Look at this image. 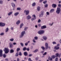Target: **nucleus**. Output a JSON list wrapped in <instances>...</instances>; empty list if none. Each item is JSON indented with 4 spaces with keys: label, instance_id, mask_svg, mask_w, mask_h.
<instances>
[{
    "label": "nucleus",
    "instance_id": "1",
    "mask_svg": "<svg viewBox=\"0 0 61 61\" xmlns=\"http://www.w3.org/2000/svg\"><path fill=\"white\" fill-rule=\"evenodd\" d=\"M45 33V31L43 30H40L38 32V33L39 35H43Z\"/></svg>",
    "mask_w": 61,
    "mask_h": 61
},
{
    "label": "nucleus",
    "instance_id": "2",
    "mask_svg": "<svg viewBox=\"0 0 61 61\" xmlns=\"http://www.w3.org/2000/svg\"><path fill=\"white\" fill-rule=\"evenodd\" d=\"M4 51H5V54H7L9 52V50L7 48H5V50H4Z\"/></svg>",
    "mask_w": 61,
    "mask_h": 61
},
{
    "label": "nucleus",
    "instance_id": "3",
    "mask_svg": "<svg viewBox=\"0 0 61 61\" xmlns=\"http://www.w3.org/2000/svg\"><path fill=\"white\" fill-rule=\"evenodd\" d=\"M25 34V31H23L22 32L21 34V35L20 36V38H22L24 36Z\"/></svg>",
    "mask_w": 61,
    "mask_h": 61
},
{
    "label": "nucleus",
    "instance_id": "4",
    "mask_svg": "<svg viewBox=\"0 0 61 61\" xmlns=\"http://www.w3.org/2000/svg\"><path fill=\"white\" fill-rule=\"evenodd\" d=\"M24 13L26 15H28L29 13V11L28 10H24Z\"/></svg>",
    "mask_w": 61,
    "mask_h": 61
},
{
    "label": "nucleus",
    "instance_id": "5",
    "mask_svg": "<svg viewBox=\"0 0 61 61\" xmlns=\"http://www.w3.org/2000/svg\"><path fill=\"white\" fill-rule=\"evenodd\" d=\"M60 9L59 8H57L56 11V13L58 14H59L60 13Z\"/></svg>",
    "mask_w": 61,
    "mask_h": 61
},
{
    "label": "nucleus",
    "instance_id": "6",
    "mask_svg": "<svg viewBox=\"0 0 61 61\" xmlns=\"http://www.w3.org/2000/svg\"><path fill=\"white\" fill-rule=\"evenodd\" d=\"M5 24L3 23L0 22V26H5Z\"/></svg>",
    "mask_w": 61,
    "mask_h": 61
},
{
    "label": "nucleus",
    "instance_id": "7",
    "mask_svg": "<svg viewBox=\"0 0 61 61\" xmlns=\"http://www.w3.org/2000/svg\"><path fill=\"white\" fill-rule=\"evenodd\" d=\"M45 46L46 49H47L48 48V43H46L45 44Z\"/></svg>",
    "mask_w": 61,
    "mask_h": 61
},
{
    "label": "nucleus",
    "instance_id": "8",
    "mask_svg": "<svg viewBox=\"0 0 61 61\" xmlns=\"http://www.w3.org/2000/svg\"><path fill=\"white\" fill-rule=\"evenodd\" d=\"M26 18L28 20H29L31 18V16L29 15H28V16H27Z\"/></svg>",
    "mask_w": 61,
    "mask_h": 61
},
{
    "label": "nucleus",
    "instance_id": "9",
    "mask_svg": "<svg viewBox=\"0 0 61 61\" xmlns=\"http://www.w3.org/2000/svg\"><path fill=\"white\" fill-rule=\"evenodd\" d=\"M3 51L2 50H0V56L1 57V56H2L3 55L2 53Z\"/></svg>",
    "mask_w": 61,
    "mask_h": 61
},
{
    "label": "nucleus",
    "instance_id": "10",
    "mask_svg": "<svg viewBox=\"0 0 61 61\" xmlns=\"http://www.w3.org/2000/svg\"><path fill=\"white\" fill-rule=\"evenodd\" d=\"M43 15H44V11H42L41 12V13L40 15H39L40 17H43Z\"/></svg>",
    "mask_w": 61,
    "mask_h": 61
},
{
    "label": "nucleus",
    "instance_id": "11",
    "mask_svg": "<svg viewBox=\"0 0 61 61\" xmlns=\"http://www.w3.org/2000/svg\"><path fill=\"white\" fill-rule=\"evenodd\" d=\"M46 28V26H43L41 27V29H43Z\"/></svg>",
    "mask_w": 61,
    "mask_h": 61
},
{
    "label": "nucleus",
    "instance_id": "12",
    "mask_svg": "<svg viewBox=\"0 0 61 61\" xmlns=\"http://www.w3.org/2000/svg\"><path fill=\"white\" fill-rule=\"evenodd\" d=\"M52 6L53 8H55L56 7V5L55 4H53L52 5Z\"/></svg>",
    "mask_w": 61,
    "mask_h": 61
},
{
    "label": "nucleus",
    "instance_id": "13",
    "mask_svg": "<svg viewBox=\"0 0 61 61\" xmlns=\"http://www.w3.org/2000/svg\"><path fill=\"white\" fill-rule=\"evenodd\" d=\"M56 57H57V56H58L59 57H60V56H61V54L60 55H59V54H58V53H57L56 54Z\"/></svg>",
    "mask_w": 61,
    "mask_h": 61
},
{
    "label": "nucleus",
    "instance_id": "14",
    "mask_svg": "<svg viewBox=\"0 0 61 61\" xmlns=\"http://www.w3.org/2000/svg\"><path fill=\"white\" fill-rule=\"evenodd\" d=\"M41 9V8L40 7L38 6L37 7V10L38 11H40V10Z\"/></svg>",
    "mask_w": 61,
    "mask_h": 61
},
{
    "label": "nucleus",
    "instance_id": "15",
    "mask_svg": "<svg viewBox=\"0 0 61 61\" xmlns=\"http://www.w3.org/2000/svg\"><path fill=\"white\" fill-rule=\"evenodd\" d=\"M11 5L14 8H15V4H14L13 3H11Z\"/></svg>",
    "mask_w": 61,
    "mask_h": 61
},
{
    "label": "nucleus",
    "instance_id": "16",
    "mask_svg": "<svg viewBox=\"0 0 61 61\" xmlns=\"http://www.w3.org/2000/svg\"><path fill=\"white\" fill-rule=\"evenodd\" d=\"M54 9H51L50 10V12L51 13H52L53 12H54Z\"/></svg>",
    "mask_w": 61,
    "mask_h": 61
},
{
    "label": "nucleus",
    "instance_id": "17",
    "mask_svg": "<svg viewBox=\"0 0 61 61\" xmlns=\"http://www.w3.org/2000/svg\"><path fill=\"white\" fill-rule=\"evenodd\" d=\"M12 13H13V12H12V11L9 12L8 14V15H12Z\"/></svg>",
    "mask_w": 61,
    "mask_h": 61
},
{
    "label": "nucleus",
    "instance_id": "18",
    "mask_svg": "<svg viewBox=\"0 0 61 61\" xmlns=\"http://www.w3.org/2000/svg\"><path fill=\"white\" fill-rule=\"evenodd\" d=\"M19 14V12H17L15 13L14 14V15L15 16H17V15Z\"/></svg>",
    "mask_w": 61,
    "mask_h": 61
},
{
    "label": "nucleus",
    "instance_id": "19",
    "mask_svg": "<svg viewBox=\"0 0 61 61\" xmlns=\"http://www.w3.org/2000/svg\"><path fill=\"white\" fill-rule=\"evenodd\" d=\"M20 20H18L16 22V24L17 25H19V24H20Z\"/></svg>",
    "mask_w": 61,
    "mask_h": 61
},
{
    "label": "nucleus",
    "instance_id": "20",
    "mask_svg": "<svg viewBox=\"0 0 61 61\" xmlns=\"http://www.w3.org/2000/svg\"><path fill=\"white\" fill-rule=\"evenodd\" d=\"M9 45H10V47H12L13 46V44L11 43H9Z\"/></svg>",
    "mask_w": 61,
    "mask_h": 61
},
{
    "label": "nucleus",
    "instance_id": "21",
    "mask_svg": "<svg viewBox=\"0 0 61 61\" xmlns=\"http://www.w3.org/2000/svg\"><path fill=\"white\" fill-rule=\"evenodd\" d=\"M24 55L25 56H27V53L26 52H25L24 53Z\"/></svg>",
    "mask_w": 61,
    "mask_h": 61
},
{
    "label": "nucleus",
    "instance_id": "22",
    "mask_svg": "<svg viewBox=\"0 0 61 61\" xmlns=\"http://www.w3.org/2000/svg\"><path fill=\"white\" fill-rule=\"evenodd\" d=\"M54 48H55L56 50H57L58 49H59V47H55Z\"/></svg>",
    "mask_w": 61,
    "mask_h": 61
},
{
    "label": "nucleus",
    "instance_id": "23",
    "mask_svg": "<svg viewBox=\"0 0 61 61\" xmlns=\"http://www.w3.org/2000/svg\"><path fill=\"white\" fill-rule=\"evenodd\" d=\"M14 51L13 50L11 49L10 50V52L11 53H14Z\"/></svg>",
    "mask_w": 61,
    "mask_h": 61
},
{
    "label": "nucleus",
    "instance_id": "24",
    "mask_svg": "<svg viewBox=\"0 0 61 61\" xmlns=\"http://www.w3.org/2000/svg\"><path fill=\"white\" fill-rule=\"evenodd\" d=\"M23 25H24V24L23 23L21 24L20 26V28H22V27L23 26Z\"/></svg>",
    "mask_w": 61,
    "mask_h": 61
},
{
    "label": "nucleus",
    "instance_id": "25",
    "mask_svg": "<svg viewBox=\"0 0 61 61\" xmlns=\"http://www.w3.org/2000/svg\"><path fill=\"white\" fill-rule=\"evenodd\" d=\"M43 38L45 40H46V36H43Z\"/></svg>",
    "mask_w": 61,
    "mask_h": 61
},
{
    "label": "nucleus",
    "instance_id": "26",
    "mask_svg": "<svg viewBox=\"0 0 61 61\" xmlns=\"http://www.w3.org/2000/svg\"><path fill=\"white\" fill-rule=\"evenodd\" d=\"M9 29L8 28H7L5 30V32H8V30H9Z\"/></svg>",
    "mask_w": 61,
    "mask_h": 61
},
{
    "label": "nucleus",
    "instance_id": "27",
    "mask_svg": "<svg viewBox=\"0 0 61 61\" xmlns=\"http://www.w3.org/2000/svg\"><path fill=\"white\" fill-rule=\"evenodd\" d=\"M36 5V3L35 2H34L32 4V6H35V5Z\"/></svg>",
    "mask_w": 61,
    "mask_h": 61
},
{
    "label": "nucleus",
    "instance_id": "28",
    "mask_svg": "<svg viewBox=\"0 0 61 61\" xmlns=\"http://www.w3.org/2000/svg\"><path fill=\"white\" fill-rule=\"evenodd\" d=\"M36 19V18H32L31 20L32 21H34V20H35V19Z\"/></svg>",
    "mask_w": 61,
    "mask_h": 61
},
{
    "label": "nucleus",
    "instance_id": "29",
    "mask_svg": "<svg viewBox=\"0 0 61 61\" xmlns=\"http://www.w3.org/2000/svg\"><path fill=\"white\" fill-rule=\"evenodd\" d=\"M34 38L35 40H37V39H38V37H34Z\"/></svg>",
    "mask_w": 61,
    "mask_h": 61
},
{
    "label": "nucleus",
    "instance_id": "30",
    "mask_svg": "<svg viewBox=\"0 0 61 61\" xmlns=\"http://www.w3.org/2000/svg\"><path fill=\"white\" fill-rule=\"evenodd\" d=\"M17 10H21V8H17Z\"/></svg>",
    "mask_w": 61,
    "mask_h": 61
},
{
    "label": "nucleus",
    "instance_id": "31",
    "mask_svg": "<svg viewBox=\"0 0 61 61\" xmlns=\"http://www.w3.org/2000/svg\"><path fill=\"white\" fill-rule=\"evenodd\" d=\"M18 56V52H17L15 56Z\"/></svg>",
    "mask_w": 61,
    "mask_h": 61
},
{
    "label": "nucleus",
    "instance_id": "32",
    "mask_svg": "<svg viewBox=\"0 0 61 61\" xmlns=\"http://www.w3.org/2000/svg\"><path fill=\"white\" fill-rule=\"evenodd\" d=\"M38 51V50L36 49L35 50V51H34V53H36V52H37Z\"/></svg>",
    "mask_w": 61,
    "mask_h": 61
},
{
    "label": "nucleus",
    "instance_id": "33",
    "mask_svg": "<svg viewBox=\"0 0 61 61\" xmlns=\"http://www.w3.org/2000/svg\"><path fill=\"white\" fill-rule=\"evenodd\" d=\"M23 51H25V50H26V48L25 47L24 48H23Z\"/></svg>",
    "mask_w": 61,
    "mask_h": 61
},
{
    "label": "nucleus",
    "instance_id": "34",
    "mask_svg": "<svg viewBox=\"0 0 61 61\" xmlns=\"http://www.w3.org/2000/svg\"><path fill=\"white\" fill-rule=\"evenodd\" d=\"M55 57H56V56H55V55H53L52 56V58L53 59H54V58H55Z\"/></svg>",
    "mask_w": 61,
    "mask_h": 61
},
{
    "label": "nucleus",
    "instance_id": "35",
    "mask_svg": "<svg viewBox=\"0 0 61 61\" xmlns=\"http://www.w3.org/2000/svg\"><path fill=\"white\" fill-rule=\"evenodd\" d=\"M41 20L40 19H39L38 20V23H40V22H41Z\"/></svg>",
    "mask_w": 61,
    "mask_h": 61
},
{
    "label": "nucleus",
    "instance_id": "36",
    "mask_svg": "<svg viewBox=\"0 0 61 61\" xmlns=\"http://www.w3.org/2000/svg\"><path fill=\"white\" fill-rule=\"evenodd\" d=\"M41 48L43 50H44V49H45V48L44 47V46H42L41 47Z\"/></svg>",
    "mask_w": 61,
    "mask_h": 61
},
{
    "label": "nucleus",
    "instance_id": "37",
    "mask_svg": "<svg viewBox=\"0 0 61 61\" xmlns=\"http://www.w3.org/2000/svg\"><path fill=\"white\" fill-rule=\"evenodd\" d=\"M19 56H22V53H21V52H20L19 54Z\"/></svg>",
    "mask_w": 61,
    "mask_h": 61
},
{
    "label": "nucleus",
    "instance_id": "38",
    "mask_svg": "<svg viewBox=\"0 0 61 61\" xmlns=\"http://www.w3.org/2000/svg\"><path fill=\"white\" fill-rule=\"evenodd\" d=\"M20 44L22 46H24V44H22V43H20Z\"/></svg>",
    "mask_w": 61,
    "mask_h": 61
},
{
    "label": "nucleus",
    "instance_id": "39",
    "mask_svg": "<svg viewBox=\"0 0 61 61\" xmlns=\"http://www.w3.org/2000/svg\"><path fill=\"white\" fill-rule=\"evenodd\" d=\"M47 54V53L46 52H45V53L43 54V56H45V55H46V54Z\"/></svg>",
    "mask_w": 61,
    "mask_h": 61
},
{
    "label": "nucleus",
    "instance_id": "40",
    "mask_svg": "<svg viewBox=\"0 0 61 61\" xmlns=\"http://www.w3.org/2000/svg\"><path fill=\"white\" fill-rule=\"evenodd\" d=\"M10 41H14V39H10Z\"/></svg>",
    "mask_w": 61,
    "mask_h": 61
},
{
    "label": "nucleus",
    "instance_id": "41",
    "mask_svg": "<svg viewBox=\"0 0 61 61\" xmlns=\"http://www.w3.org/2000/svg\"><path fill=\"white\" fill-rule=\"evenodd\" d=\"M26 50L28 51H29L30 49H29V48H28L27 49L26 48Z\"/></svg>",
    "mask_w": 61,
    "mask_h": 61
},
{
    "label": "nucleus",
    "instance_id": "42",
    "mask_svg": "<svg viewBox=\"0 0 61 61\" xmlns=\"http://www.w3.org/2000/svg\"><path fill=\"white\" fill-rule=\"evenodd\" d=\"M48 6V5L47 4H46L45 5V7H47Z\"/></svg>",
    "mask_w": 61,
    "mask_h": 61
},
{
    "label": "nucleus",
    "instance_id": "43",
    "mask_svg": "<svg viewBox=\"0 0 61 61\" xmlns=\"http://www.w3.org/2000/svg\"><path fill=\"white\" fill-rule=\"evenodd\" d=\"M52 43L54 44H56V42L55 41L53 42H52Z\"/></svg>",
    "mask_w": 61,
    "mask_h": 61
},
{
    "label": "nucleus",
    "instance_id": "44",
    "mask_svg": "<svg viewBox=\"0 0 61 61\" xmlns=\"http://www.w3.org/2000/svg\"><path fill=\"white\" fill-rule=\"evenodd\" d=\"M3 56L4 57V58H5V57H6V55L5 54H4L3 55Z\"/></svg>",
    "mask_w": 61,
    "mask_h": 61
},
{
    "label": "nucleus",
    "instance_id": "45",
    "mask_svg": "<svg viewBox=\"0 0 61 61\" xmlns=\"http://www.w3.org/2000/svg\"><path fill=\"white\" fill-rule=\"evenodd\" d=\"M55 61H58V58H56V59H55Z\"/></svg>",
    "mask_w": 61,
    "mask_h": 61
},
{
    "label": "nucleus",
    "instance_id": "46",
    "mask_svg": "<svg viewBox=\"0 0 61 61\" xmlns=\"http://www.w3.org/2000/svg\"><path fill=\"white\" fill-rule=\"evenodd\" d=\"M33 41L34 43H36V41H35V39H33Z\"/></svg>",
    "mask_w": 61,
    "mask_h": 61
},
{
    "label": "nucleus",
    "instance_id": "47",
    "mask_svg": "<svg viewBox=\"0 0 61 61\" xmlns=\"http://www.w3.org/2000/svg\"><path fill=\"white\" fill-rule=\"evenodd\" d=\"M53 24L54 23L52 22V24H51V23L50 24V25H51V26H52V25H53Z\"/></svg>",
    "mask_w": 61,
    "mask_h": 61
},
{
    "label": "nucleus",
    "instance_id": "48",
    "mask_svg": "<svg viewBox=\"0 0 61 61\" xmlns=\"http://www.w3.org/2000/svg\"><path fill=\"white\" fill-rule=\"evenodd\" d=\"M27 29V27H25V28L24 30H26Z\"/></svg>",
    "mask_w": 61,
    "mask_h": 61
},
{
    "label": "nucleus",
    "instance_id": "49",
    "mask_svg": "<svg viewBox=\"0 0 61 61\" xmlns=\"http://www.w3.org/2000/svg\"><path fill=\"white\" fill-rule=\"evenodd\" d=\"M0 3L1 4H2V3H3V1L2 0H0Z\"/></svg>",
    "mask_w": 61,
    "mask_h": 61
},
{
    "label": "nucleus",
    "instance_id": "50",
    "mask_svg": "<svg viewBox=\"0 0 61 61\" xmlns=\"http://www.w3.org/2000/svg\"><path fill=\"white\" fill-rule=\"evenodd\" d=\"M46 14L47 15H49V13L48 12H47Z\"/></svg>",
    "mask_w": 61,
    "mask_h": 61
},
{
    "label": "nucleus",
    "instance_id": "51",
    "mask_svg": "<svg viewBox=\"0 0 61 61\" xmlns=\"http://www.w3.org/2000/svg\"><path fill=\"white\" fill-rule=\"evenodd\" d=\"M27 45H28V43H25V46H27Z\"/></svg>",
    "mask_w": 61,
    "mask_h": 61
},
{
    "label": "nucleus",
    "instance_id": "52",
    "mask_svg": "<svg viewBox=\"0 0 61 61\" xmlns=\"http://www.w3.org/2000/svg\"><path fill=\"white\" fill-rule=\"evenodd\" d=\"M20 50V48H18L17 49V51H19V50Z\"/></svg>",
    "mask_w": 61,
    "mask_h": 61
},
{
    "label": "nucleus",
    "instance_id": "53",
    "mask_svg": "<svg viewBox=\"0 0 61 61\" xmlns=\"http://www.w3.org/2000/svg\"><path fill=\"white\" fill-rule=\"evenodd\" d=\"M32 16L34 17V18H36V15H33Z\"/></svg>",
    "mask_w": 61,
    "mask_h": 61
},
{
    "label": "nucleus",
    "instance_id": "54",
    "mask_svg": "<svg viewBox=\"0 0 61 61\" xmlns=\"http://www.w3.org/2000/svg\"><path fill=\"white\" fill-rule=\"evenodd\" d=\"M49 60H51V61L52 60V58H49Z\"/></svg>",
    "mask_w": 61,
    "mask_h": 61
},
{
    "label": "nucleus",
    "instance_id": "55",
    "mask_svg": "<svg viewBox=\"0 0 61 61\" xmlns=\"http://www.w3.org/2000/svg\"><path fill=\"white\" fill-rule=\"evenodd\" d=\"M0 35L1 36H3V35H4V33H1L0 34Z\"/></svg>",
    "mask_w": 61,
    "mask_h": 61
},
{
    "label": "nucleus",
    "instance_id": "56",
    "mask_svg": "<svg viewBox=\"0 0 61 61\" xmlns=\"http://www.w3.org/2000/svg\"><path fill=\"white\" fill-rule=\"evenodd\" d=\"M46 1H44L43 2V3H44V4H46Z\"/></svg>",
    "mask_w": 61,
    "mask_h": 61
},
{
    "label": "nucleus",
    "instance_id": "57",
    "mask_svg": "<svg viewBox=\"0 0 61 61\" xmlns=\"http://www.w3.org/2000/svg\"><path fill=\"white\" fill-rule=\"evenodd\" d=\"M44 0H40L39 1L40 2V3L42 2L43 1H44Z\"/></svg>",
    "mask_w": 61,
    "mask_h": 61
},
{
    "label": "nucleus",
    "instance_id": "58",
    "mask_svg": "<svg viewBox=\"0 0 61 61\" xmlns=\"http://www.w3.org/2000/svg\"><path fill=\"white\" fill-rule=\"evenodd\" d=\"M13 44L14 45H15L16 44V43L15 42H14L13 43Z\"/></svg>",
    "mask_w": 61,
    "mask_h": 61
},
{
    "label": "nucleus",
    "instance_id": "59",
    "mask_svg": "<svg viewBox=\"0 0 61 61\" xmlns=\"http://www.w3.org/2000/svg\"><path fill=\"white\" fill-rule=\"evenodd\" d=\"M38 26L39 27H40V26H41V24H38Z\"/></svg>",
    "mask_w": 61,
    "mask_h": 61
},
{
    "label": "nucleus",
    "instance_id": "60",
    "mask_svg": "<svg viewBox=\"0 0 61 61\" xmlns=\"http://www.w3.org/2000/svg\"><path fill=\"white\" fill-rule=\"evenodd\" d=\"M31 58H29V59H28L29 61H31Z\"/></svg>",
    "mask_w": 61,
    "mask_h": 61
},
{
    "label": "nucleus",
    "instance_id": "61",
    "mask_svg": "<svg viewBox=\"0 0 61 61\" xmlns=\"http://www.w3.org/2000/svg\"><path fill=\"white\" fill-rule=\"evenodd\" d=\"M5 61H8V59H5Z\"/></svg>",
    "mask_w": 61,
    "mask_h": 61
},
{
    "label": "nucleus",
    "instance_id": "62",
    "mask_svg": "<svg viewBox=\"0 0 61 61\" xmlns=\"http://www.w3.org/2000/svg\"><path fill=\"white\" fill-rule=\"evenodd\" d=\"M61 6V5L59 4L58 5V6H59V7H60V6Z\"/></svg>",
    "mask_w": 61,
    "mask_h": 61
},
{
    "label": "nucleus",
    "instance_id": "63",
    "mask_svg": "<svg viewBox=\"0 0 61 61\" xmlns=\"http://www.w3.org/2000/svg\"><path fill=\"white\" fill-rule=\"evenodd\" d=\"M32 56V54H30L29 55V56Z\"/></svg>",
    "mask_w": 61,
    "mask_h": 61
},
{
    "label": "nucleus",
    "instance_id": "64",
    "mask_svg": "<svg viewBox=\"0 0 61 61\" xmlns=\"http://www.w3.org/2000/svg\"><path fill=\"white\" fill-rule=\"evenodd\" d=\"M19 58H17V61H19Z\"/></svg>",
    "mask_w": 61,
    "mask_h": 61
}]
</instances>
